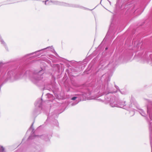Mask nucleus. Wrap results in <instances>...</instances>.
Wrapping results in <instances>:
<instances>
[{"instance_id": "nucleus-1", "label": "nucleus", "mask_w": 152, "mask_h": 152, "mask_svg": "<svg viewBox=\"0 0 152 152\" xmlns=\"http://www.w3.org/2000/svg\"><path fill=\"white\" fill-rule=\"evenodd\" d=\"M105 88L106 91L104 93L106 94L105 96V99L104 100H102L101 99H98V100L101 102H104L105 104L110 103V105L112 107H117L116 106H113V104H117L118 103V98L115 96H109L108 94L110 93H115L117 92V90L113 91V90L112 87L107 85L105 86Z\"/></svg>"}, {"instance_id": "nucleus-2", "label": "nucleus", "mask_w": 152, "mask_h": 152, "mask_svg": "<svg viewBox=\"0 0 152 152\" xmlns=\"http://www.w3.org/2000/svg\"><path fill=\"white\" fill-rule=\"evenodd\" d=\"M42 72V71H40L38 74L32 75L30 77V79L32 82L36 84H37L38 83H42L45 80V77H44V74L41 75H39Z\"/></svg>"}, {"instance_id": "nucleus-3", "label": "nucleus", "mask_w": 152, "mask_h": 152, "mask_svg": "<svg viewBox=\"0 0 152 152\" xmlns=\"http://www.w3.org/2000/svg\"><path fill=\"white\" fill-rule=\"evenodd\" d=\"M43 2H45V4L46 5H50L52 4H54L61 5L66 7H79V6L78 5H74L63 2H60L58 1H51V0H46L45 1H44ZM79 7L84 9H87V8L82 7Z\"/></svg>"}, {"instance_id": "nucleus-4", "label": "nucleus", "mask_w": 152, "mask_h": 152, "mask_svg": "<svg viewBox=\"0 0 152 152\" xmlns=\"http://www.w3.org/2000/svg\"><path fill=\"white\" fill-rule=\"evenodd\" d=\"M126 101L118 99V103L117 104H113V106H116L117 107H119L125 109L127 110H129L127 108L126 104Z\"/></svg>"}, {"instance_id": "nucleus-5", "label": "nucleus", "mask_w": 152, "mask_h": 152, "mask_svg": "<svg viewBox=\"0 0 152 152\" xmlns=\"http://www.w3.org/2000/svg\"><path fill=\"white\" fill-rule=\"evenodd\" d=\"M42 99H39L36 102L35 105V106L36 107H38V110H35L34 111V113H36L37 114H39L40 113V112L39 111V110H40V109H41V107L42 105Z\"/></svg>"}, {"instance_id": "nucleus-6", "label": "nucleus", "mask_w": 152, "mask_h": 152, "mask_svg": "<svg viewBox=\"0 0 152 152\" xmlns=\"http://www.w3.org/2000/svg\"><path fill=\"white\" fill-rule=\"evenodd\" d=\"M147 113L149 114L150 121H152V105H149L148 106Z\"/></svg>"}, {"instance_id": "nucleus-7", "label": "nucleus", "mask_w": 152, "mask_h": 152, "mask_svg": "<svg viewBox=\"0 0 152 152\" xmlns=\"http://www.w3.org/2000/svg\"><path fill=\"white\" fill-rule=\"evenodd\" d=\"M149 129L150 131V143L151 146V152H152V122H150L149 124Z\"/></svg>"}, {"instance_id": "nucleus-8", "label": "nucleus", "mask_w": 152, "mask_h": 152, "mask_svg": "<svg viewBox=\"0 0 152 152\" xmlns=\"http://www.w3.org/2000/svg\"><path fill=\"white\" fill-rule=\"evenodd\" d=\"M50 49V50L51 51H54V50L53 49V47L52 46H49V47H47L46 48H44L43 49H42L41 50H39L36 51V52H35L34 53H30V54H27V55H26L25 56V57H26L27 56H30V55L33 54H34V53H36L38 52L39 51H41V50H45V49Z\"/></svg>"}, {"instance_id": "nucleus-9", "label": "nucleus", "mask_w": 152, "mask_h": 152, "mask_svg": "<svg viewBox=\"0 0 152 152\" xmlns=\"http://www.w3.org/2000/svg\"><path fill=\"white\" fill-rule=\"evenodd\" d=\"M15 75V73L13 71H9L7 74L6 77L7 79H9L13 77Z\"/></svg>"}, {"instance_id": "nucleus-10", "label": "nucleus", "mask_w": 152, "mask_h": 152, "mask_svg": "<svg viewBox=\"0 0 152 152\" xmlns=\"http://www.w3.org/2000/svg\"><path fill=\"white\" fill-rule=\"evenodd\" d=\"M33 124H32L31 126V127H30V128H29V129L28 131V132H29V131L32 130V132H33L32 134H31V135L28 138V140H30V139H33L34 138H33V137H32L33 136Z\"/></svg>"}, {"instance_id": "nucleus-11", "label": "nucleus", "mask_w": 152, "mask_h": 152, "mask_svg": "<svg viewBox=\"0 0 152 152\" xmlns=\"http://www.w3.org/2000/svg\"><path fill=\"white\" fill-rule=\"evenodd\" d=\"M139 112L141 115L145 117L146 114L145 113L144 111L142 109H140Z\"/></svg>"}, {"instance_id": "nucleus-12", "label": "nucleus", "mask_w": 152, "mask_h": 152, "mask_svg": "<svg viewBox=\"0 0 152 152\" xmlns=\"http://www.w3.org/2000/svg\"><path fill=\"white\" fill-rule=\"evenodd\" d=\"M0 42L1 43V44H2L3 45L6 49V48H7L6 45L4 41L3 40V39L1 38V36H0Z\"/></svg>"}, {"instance_id": "nucleus-13", "label": "nucleus", "mask_w": 152, "mask_h": 152, "mask_svg": "<svg viewBox=\"0 0 152 152\" xmlns=\"http://www.w3.org/2000/svg\"><path fill=\"white\" fill-rule=\"evenodd\" d=\"M46 96L48 98L51 99H50V100L52 101V100L54 99V97L53 95L50 94H47Z\"/></svg>"}, {"instance_id": "nucleus-14", "label": "nucleus", "mask_w": 152, "mask_h": 152, "mask_svg": "<svg viewBox=\"0 0 152 152\" xmlns=\"http://www.w3.org/2000/svg\"><path fill=\"white\" fill-rule=\"evenodd\" d=\"M0 152H5L4 148L1 145H0Z\"/></svg>"}, {"instance_id": "nucleus-15", "label": "nucleus", "mask_w": 152, "mask_h": 152, "mask_svg": "<svg viewBox=\"0 0 152 152\" xmlns=\"http://www.w3.org/2000/svg\"><path fill=\"white\" fill-rule=\"evenodd\" d=\"M102 95H101L100 96H101ZM96 96V97H95V96H92L91 98L89 99V100H91V99H97L98 97H99V96Z\"/></svg>"}, {"instance_id": "nucleus-16", "label": "nucleus", "mask_w": 152, "mask_h": 152, "mask_svg": "<svg viewBox=\"0 0 152 152\" xmlns=\"http://www.w3.org/2000/svg\"><path fill=\"white\" fill-rule=\"evenodd\" d=\"M130 113H131V115H134L135 113L134 110V109H133L130 112Z\"/></svg>"}, {"instance_id": "nucleus-17", "label": "nucleus", "mask_w": 152, "mask_h": 152, "mask_svg": "<svg viewBox=\"0 0 152 152\" xmlns=\"http://www.w3.org/2000/svg\"><path fill=\"white\" fill-rule=\"evenodd\" d=\"M119 91H120L121 93L122 94H125L126 93V92L124 91H120L119 90Z\"/></svg>"}, {"instance_id": "nucleus-18", "label": "nucleus", "mask_w": 152, "mask_h": 152, "mask_svg": "<svg viewBox=\"0 0 152 152\" xmlns=\"http://www.w3.org/2000/svg\"><path fill=\"white\" fill-rule=\"evenodd\" d=\"M113 65V66H115V64L113 63L112 62L111 63V62H110L109 64V65Z\"/></svg>"}, {"instance_id": "nucleus-19", "label": "nucleus", "mask_w": 152, "mask_h": 152, "mask_svg": "<svg viewBox=\"0 0 152 152\" xmlns=\"http://www.w3.org/2000/svg\"><path fill=\"white\" fill-rule=\"evenodd\" d=\"M77 98V97H72L71 99L72 100H75V99Z\"/></svg>"}, {"instance_id": "nucleus-20", "label": "nucleus", "mask_w": 152, "mask_h": 152, "mask_svg": "<svg viewBox=\"0 0 152 152\" xmlns=\"http://www.w3.org/2000/svg\"><path fill=\"white\" fill-rule=\"evenodd\" d=\"M78 102H76L75 103V104H74V103H72V106H74V105H75V104H77Z\"/></svg>"}, {"instance_id": "nucleus-21", "label": "nucleus", "mask_w": 152, "mask_h": 152, "mask_svg": "<svg viewBox=\"0 0 152 152\" xmlns=\"http://www.w3.org/2000/svg\"><path fill=\"white\" fill-rule=\"evenodd\" d=\"M150 56L151 58V61H152V54H151Z\"/></svg>"}, {"instance_id": "nucleus-22", "label": "nucleus", "mask_w": 152, "mask_h": 152, "mask_svg": "<svg viewBox=\"0 0 152 152\" xmlns=\"http://www.w3.org/2000/svg\"><path fill=\"white\" fill-rule=\"evenodd\" d=\"M115 88L117 90H118V89H119L118 87V86H115Z\"/></svg>"}, {"instance_id": "nucleus-23", "label": "nucleus", "mask_w": 152, "mask_h": 152, "mask_svg": "<svg viewBox=\"0 0 152 152\" xmlns=\"http://www.w3.org/2000/svg\"><path fill=\"white\" fill-rule=\"evenodd\" d=\"M107 49H108V48H107V47H106V48H105V50H107Z\"/></svg>"}, {"instance_id": "nucleus-24", "label": "nucleus", "mask_w": 152, "mask_h": 152, "mask_svg": "<svg viewBox=\"0 0 152 152\" xmlns=\"http://www.w3.org/2000/svg\"><path fill=\"white\" fill-rule=\"evenodd\" d=\"M108 80L109 81L110 80V79H109V78H108Z\"/></svg>"}, {"instance_id": "nucleus-25", "label": "nucleus", "mask_w": 152, "mask_h": 152, "mask_svg": "<svg viewBox=\"0 0 152 152\" xmlns=\"http://www.w3.org/2000/svg\"><path fill=\"white\" fill-rule=\"evenodd\" d=\"M46 141H47V140H46L45 139Z\"/></svg>"}, {"instance_id": "nucleus-26", "label": "nucleus", "mask_w": 152, "mask_h": 152, "mask_svg": "<svg viewBox=\"0 0 152 152\" xmlns=\"http://www.w3.org/2000/svg\"><path fill=\"white\" fill-rule=\"evenodd\" d=\"M42 136H40V137H41Z\"/></svg>"}]
</instances>
